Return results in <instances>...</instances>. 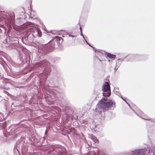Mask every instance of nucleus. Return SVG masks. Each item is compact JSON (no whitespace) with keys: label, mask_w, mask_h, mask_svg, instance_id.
Returning <instances> with one entry per match:
<instances>
[{"label":"nucleus","mask_w":155,"mask_h":155,"mask_svg":"<svg viewBox=\"0 0 155 155\" xmlns=\"http://www.w3.org/2000/svg\"><path fill=\"white\" fill-rule=\"evenodd\" d=\"M51 71L50 65L48 61L44 60L39 62L37 66L34 70V71L38 73L37 74L38 76L39 79L38 86L40 89L46 91L49 82L47 81V76L49 74Z\"/></svg>","instance_id":"f257e3e1"},{"label":"nucleus","mask_w":155,"mask_h":155,"mask_svg":"<svg viewBox=\"0 0 155 155\" xmlns=\"http://www.w3.org/2000/svg\"><path fill=\"white\" fill-rule=\"evenodd\" d=\"M63 41V39L62 38L57 36L54 39L51 40L46 45L42 44L41 42L37 41V42L38 45H36V47L38 49V51L39 52L41 53V51H42L46 54L53 50L57 44L59 47Z\"/></svg>","instance_id":"f03ea898"},{"label":"nucleus","mask_w":155,"mask_h":155,"mask_svg":"<svg viewBox=\"0 0 155 155\" xmlns=\"http://www.w3.org/2000/svg\"><path fill=\"white\" fill-rule=\"evenodd\" d=\"M3 20L4 21L9 30L13 28L15 30H18V26L15 25V14L13 12H0V22Z\"/></svg>","instance_id":"7ed1b4c3"},{"label":"nucleus","mask_w":155,"mask_h":155,"mask_svg":"<svg viewBox=\"0 0 155 155\" xmlns=\"http://www.w3.org/2000/svg\"><path fill=\"white\" fill-rule=\"evenodd\" d=\"M19 59L18 62H16L13 61H10L11 65L16 68H19L22 67L28 61H30V53L28 52H26L23 51L19 52Z\"/></svg>","instance_id":"20e7f679"},{"label":"nucleus","mask_w":155,"mask_h":155,"mask_svg":"<svg viewBox=\"0 0 155 155\" xmlns=\"http://www.w3.org/2000/svg\"><path fill=\"white\" fill-rule=\"evenodd\" d=\"M48 92L46 93L48 95L47 96H49L50 97H48L46 100L48 101V103L49 105L54 103V101L55 99V98L56 97H61V96H62L64 94L63 90L58 87L51 89L48 91Z\"/></svg>","instance_id":"39448f33"},{"label":"nucleus","mask_w":155,"mask_h":155,"mask_svg":"<svg viewBox=\"0 0 155 155\" xmlns=\"http://www.w3.org/2000/svg\"><path fill=\"white\" fill-rule=\"evenodd\" d=\"M97 107L100 110L105 112L109 109L111 110L113 107L115 108L116 105L115 102L112 100L103 97L99 101L97 104Z\"/></svg>","instance_id":"423d86ee"},{"label":"nucleus","mask_w":155,"mask_h":155,"mask_svg":"<svg viewBox=\"0 0 155 155\" xmlns=\"http://www.w3.org/2000/svg\"><path fill=\"white\" fill-rule=\"evenodd\" d=\"M9 39L10 47L12 48L16 49L19 52L22 51L25 52H28L25 48L19 44V39L18 38L15 37H10Z\"/></svg>","instance_id":"0eeeda50"},{"label":"nucleus","mask_w":155,"mask_h":155,"mask_svg":"<svg viewBox=\"0 0 155 155\" xmlns=\"http://www.w3.org/2000/svg\"><path fill=\"white\" fill-rule=\"evenodd\" d=\"M24 35L21 38V41L23 43L27 44L29 42L32 43L34 41L35 38L31 34V31H29L28 29L25 30Z\"/></svg>","instance_id":"6e6552de"},{"label":"nucleus","mask_w":155,"mask_h":155,"mask_svg":"<svg viewBox=\"0 0 155 155\" xmlns=\"http://www.w3.org/2000/svg\"><path fill=\"white\" fill-rule=\"evenodd\" d=\"M149 148L147 147L130 151L128 152L126 155H145L146 153H149Z\"/></svg>","instance_id":"1a4fd4ad"},{"label":"nucleus","mask_w":155,"mask_h":155,"mask_svg":"<svg viewBox=\"0 0 155 155\" xmlns=\"http://www.w3.org/2000/svg\"><path fill=\"white\" fill-rule=\"evenodd\" d=\"M54 149L53 153L57 155H65L67 152V150L65 147L58 144H53L52 145Z\"/></svg>","instance_id":"9d476101"},{"label":"nucleus","mask_w":155,"mask_h":155,"mask_svg":"<svg viewBox=\"0 0 155 155\" xmlns=\"http://www.w3.org/2000/svg\"><path fill=\"white\" fill-rule=\"evenodd\" d=\"M110 82L104 81L102 87L103 91V95L104 96L109 97L111 94V91Z\"/></svg>","instance_id":"9b49d317"},{"label":"nucleus","mask_w":155,"mask_h":155,"mask_svg":"<svg viewBox=\"0 0 155 155\" xmlns=\"http://www.w3.org/2000/svg\"><path fill=\"white\" fill-rule=\"evenodd\" d=\"M28 29L29 31H31V34L33 35V36L35 38H37V37H40L42 35L41 32L36 29H34L28 28Z\"/></svg>","instance_id":"f8f14e48"},{"label":"nucleus","mask_w":155,"mask_h":155,"mask_svg":"<svg viewBox=\"0 0 155 155\" xmlns=\"http://www.w3.org/2000/svg\"><path fill=\"white\" fill-rule=\"evenodd\" d=\"M145 56L144 55L137 54L132 55L130 56V59L129 60V61H133L134 60H133L132 59H134V60H136L137 61L144 60L143 59ZM126 61H128V60H127Z\"/></svg>","instance_id":"ddd939ff"},{"label":"nucleus","mask_w":155,"mask_h":155,"mask_svg":"<svg viewBox=\"0 0 155 155\" xmlns=\"http://www.w3.org/2000/svg\"><path fill=\"white\" fill-rule=\"evenodd\" d=\"M137 115L142 119L148 120L151 122V119L152 118H150L147 115L145 114L143 112L140 110H139V114H137Z\"/></svg>","instance_id":"4468645a"},{"label":"nucleus","mask_w":155,"mask_h":155,"mask_svg":"<svg viewBox=\"0 0 155 155\" xmlns=\"http://www.w3.org/2000/svg\"><path fill=\"white\" fill-rule=\"evenodd\" d=\"M15 144L17 146L18 149L21 148V150H22V146H23L24 143L20 140H18L16 141Z\"/></svg>","instance_id":"2eb2a0df"},{"label":"nucleus","mask_w":155,"mask_h":155,"mask_svg":"<svg viewBox=\"0 0 155 155\" xmlns=\"http://www.w3.org/2000/svg\"><path fill=\"white\" fill-rule=\"evenodd\" d=\"M106 56L112 60H114L116 57V55L115 54H111V53L109 52H106L105 54Z\"/></svg>","instance_id":"dca6fc26"},{"label":"nucleus","mask_w":155,"mask_h":155,"mask_svg":"<svg viewBox=\"0 0 155 155\" xmlns=\"http://www.w3.org/2000/svg\"><path fill=\"white\" fill-rule=\"evenodd\" d=\"M128 56V55L126 56L123 59V58H118V59L117 60L116 63V66H118V67H119L120 66V65L122 62L124 61V59Z\"/></svg>","instance_id":"f3484780"},{"label":"nucleus","mask_w":155,"mask_h":155,"mask_svg":"<svg viewBox=\"0 0 155 155\" xmlns=\"http://www.w3.org/2000/svg\"><path fill=\"white\" fill-rule=\"evenodd\" d=\"M128 56V55L126 56L123 59V58H118V59L117 60L116 63V66H118V67H119L120 66V65L122 62L124 61V59Z\"/></svg>","instance_id":"a211bd4d"},{"label":"nucleus","mask_w":155,"mask_h":155,"mask_svg":"<svg viewBox=\"0 0 155 155\" xmlns=\"http://www.w3.org/2000/svg\"><path fill=\"white\" fill-rule=\"evenodd\" d=\"M91 139L95 143H99V140L95 136L93 135L91 136Z\"/></svg>","instance_id":"6ab92c4d"},{"label":"nucleus","mask_w":155,"mask_h":155,"mask_svg":"<svg viewBox=\"0 0 155 155\" xmlns=\"http://www.w3.org/2000/svg\"><path fill=\"white\" fill-rule=\"evenodd\" d=\"M119 88L117 87H116L114 88V93L117 95L119 97H120V93L118 91Z\"/></svg>","instance_id":"aec40b11"},{"label":"nucleus","mask_w":155,"mask_h":155,"mask_svg":"<svg viewBox=\"0 0 155 155\" xmlns=\"http://www.w3.org/2000/svg\"><path fill=\"white\" fill-rule=\"evenodd\" d=\"M92 48H93L94 51L97 54H98V52L100 53H101L102 52V51L101 50L97 49L93 47Z\"/></svg>","instance_id":"412c9836"},{"label":"nucleus","mask_w":155,"mask_h":155,"mask_svg":"<svg viewBox=\"0 0 155 155\" xmlns=\"http://www.w3.org/2000/svg\"><path fill=\"white\" fill-rule=\"evenodd\" d=\"M70 131L74 134H76L77 130L74 127H71L69 129Z\"/></svg>","instance_id":"4be33fe9"},{"label":"nucleus","mask_w":155,"mask_h":155,"mask_svg":"<svg viewBox=\"0 0 155 155\" xmlns=\"http://www.w3.org/2000/svg\"><path fill=\"white\" fill-rule=\"evenodd\" d=\"M3 80L7 83H10L12 81L11 79L6 78H4Z\"/></svg>","instance_id":"5701e85b"},{"label":"nucleus","mask_w":155,"mask_h":155,"mask_svg":"<svg viewBox=\"0 0 155 155\" xmlns=\"http://www.w3.org/2000/svg\"><path fill=\"white\" fill-rule=\"evenodd\" d=\"M66 116L67 117V119H69L70 118H71V119H72V115L71 114L68 115V114H66Z\"/></svg>","instance_id":"b1692460"},{"label":"nucleus","mask_w":155,"mask_h":155,"mask_svg":"<svg viewBox=\"0 0 155 155\" xmlns=\"http://www.w3.org/2000/svg\"><path fill=\"white\" fill-rule=\"evenodd\" d=\"M55 109L56 110L57 109H58V112H61V110L60 109H58V107H52V109Z\"/></svg>","instance_id":"393cba45"},{"label":"nucleus","mask_w":155,"mask_h":155,"mask_svg":"<svg viewBox=\"0 0 155 155\" xmlns=\"http://www.w3.org/2000/svg\"><path fill=\"white\" fill-rule=\"evenodd\" d=\"M120 97V98L124 101H126V97H125V98H124L122 96V95H121V94H120V97Z\"/></svg>","instance_id":"a878e982"},{"label":"nucleus","mask_w":155,"mask_h":155,"mask_svg":"<svg viewBox=\"0 0 155 155\" xmlns=\"http://www.w3.org/2000/svg\"><path fill=\"white\" fill-rule=\"evenodd\" d=\"M84 41H85L86 43H87V45H89L91 47H93V46H92L91 44H90L88 42L87 40H86V39L85 38H84Z\"/></svg>","instance_id":"bb28decb"},{"label":"nucleus","mask_w":155,"mask_h":155,"mask_svg":"<svg viewBox=\"0 0 155 155\" xmlns=\"http://www.w3.org/2000/svg\"><path fill=\"white\" fill-rule=\"evenodd\" d=\"M18 147L17 146L16 144H15L14 145V150H15V149H16L18 151Z\"/></svg>","instance_id":"cd10ccee"},{"label":"nucleus","mask_w":155,"mask_h":155,"mask_svg":"<svg viewBox=\"0 0 155 155\" xmlns=\"http://www.w3.org/2000/svg\"><path fill=\"white\" fill-rule=\"evenodd\" d=\"M3 119L2 114V113H0V121L2 120Z\"/></svg>","instance_id":"c85d7f7f"},{"label":"nucleus","mask_w":155,"mask_h":155,"mask_svg":"<svg viewBox=\"0 0 155 155\" xmlns=\"http://www.w3.org/2000/svg\"><path fill=\"white\" fill-rule=\"evenodd\" d=\"M84 141V142L86 143H87V146L86 147H87V148H89L90 147V145L88 144V143H87V141L85 139Z\"/></svg>","instance_id":"c756f323"},{"label":"nucleus","mask_w":155,"mask_h":155,"mask_svg":"<svg viewBox=\"0 0 155 155\" xmlns=\"http://www.w3.org/2000/svg\"><path fill=\"white\" fill-rule=\"evenodd\" d=\"M81 33L80 34V35L82 36L83 37V39H84V38H84V35H83V34H82V30H81Z\"/></svg>","instance_id":"7c9ffc66"},{"label":"nucleus","mask_w":155,"mask_h":155,"mask_svg":"<svg viewBox=\"0 0 155 155\" xmlns=\"http://www.w3.org/2000/svg\"><path fill=\"white\" fill-rule=\"evenodd\" d=\"M2 88L3 89L6 90H8L9 89V88L8 87L6 88L5 87H3Z\"/></svg>","instance_id":"2f4dec72"},{"label":"nucleus","mask_w":155,"mask_h":155,"mask_svg":"<svg viewBox=\"0 0 155 155\" xmlns=\"http://www.w3.org/2000/svg\"><path fill=\"white\" fill-rule=\"evenodd\" d=\"M151 122L155 123V118H152L151 119Z\"/></svg>","instance_id":"473e14b6"},{"label":"nucleus","mask_w":155,"mask_h":155,"mask_svg":"<svg viewBox=\"0 0 155 155\" xmlns=\"http://www.w3.org/2000/svg\"><path fill=\"white\" fill-rule=\"evenodd\" d=\"M68 36H69V37H72L73 38H74V37H75V36H74V35H70V34L69 35H68Z\"/></svg>","instance_id":"72a5a7b5"},{"label":"nucleus","mask_w":155,"mask_h":155,"mask_svg":"<svg viewBox=\"0 0 155 155\" xmlns=\"http://www.w3.org/2000/svg\"><path fill=\"white\" fill-rule=\"evenodd\" d=\"M5 93L8 96L10 95V94L7 91H5Z\"/></svg>","instance_id":"f704fd0d"},{"label":"nucleus","mask_w":155,"mask_h":155,"mask_svg":"<svg viewBox=\"0 0 155 155\" xmlns=\"http://www.w3.org/2000/svg\"><path fill=\"white\" fill-rule=\"evenodd\" d=\"M119 67H118V66H116H116L114 68V69L115 71H116L117 69Z\"/></svg>","instance_id":"c9c22d12"},{"label":"nucleus","mask_w":155,"mask_h":155,"mask_svg":"<svg viewBox=\"0 0 155 155\" xmlns=\"http://www.w3.org/2000/svg\"><path fill=\"white\" fill-rule=\"evenodd\" d=\"M47 134H48V131L46 130H45V136H47Z\"/></svg>","instance_id":"e433bc0d"},{"label":"nucleus","mask_w":155,"mask_h":155,"mask_svg":"<svg viewBox=\"0 0 155 155\" xmlns=\"http://www.w3.org/2000/svg\"><path fill=\"white\" fill-rule=\"evenodd\" d=\"M44 27H45V28H44V30L46 32H48V31H47V30L46 29L45 27V25H44Z\"/></svg>","instance_id":"4c0bfd02"},{"label":"nucleus","mask_w":155,"mask_h":155,"mask_svg":"<svg viewBox=\"0 0 155 155\" xmlns=\"http://www.w3.org/2000/svg\"><path fill=\"white\" fill-rule=\"evenodd\" d=\"M0 63L3 66H4L5 65V64L4 63H2V62H1L0 61Z\"/></svg>","instance_id":"58836bf2"},{"label":"nucleus","mask_w":155,"mask_h":155,"mask_svg":"<svg viewBox=\"0 0 155 155\" xmlns=\"http://www.w3.org/2000/svg\"><path fill=\"white\" fill-rule=\"evenodd\" d=\"M46 136H45L43 137V140H45V139H46Z\"/></svg>","instance_id":"ea45409f"},{"label":"nucleus","mask_w":155,"mask_h":155,"mask_svg":"<svg viewBox=\"0 0 155 155\" xmlns=\"http://www.w3.org/2000/svg\"><path fill=\"white\" fill-rule=\"evenodd\" d=\"M2 125H3L5 127V124H6V123H5V122H4V123H2Z\"/></svg>","instance_id":"a19ab883"},{"label":"nucleus","mask_w":155,"mask_h":155,"mask_svg":"<svg viewBox=\"0 0 155 155\" xmlns=\"http://www.w3.org/2000/svg\"><path fill=\"white\" fill-rule=\"evenodd\" d=\"M33 73H34V72H33L32 73V74H30V77H31V78H32V77H33Z\"/></svg>","instance_id":"79ce46f5"},{"label":"nucleus","mask_w":155,"mask_h":155,"mask_svg":"<svg viewBox=\"0 0 155 155\" xmlns=\"http://www.w3.org/2000/svg\"><path fill=\"white\" fill-rule=\"evenodd\" d=\"M128 105L129 106V107H130V105H129V104L127 102L126 100V101H125Z\"/></svg>","instance_id":"37998d69"},{"label":"nucleus","mask_w":155,"mask_h":155,"mask_svg":"<svg viewBox=\"0 0 155 155\" xmlns=\"http://www.w3.org/2000/svg\"><path fill=\"white\" fill-rule=\"evenodd\" d=\"M75 118V119H77L78 118V116H76V117H74Z\"/></svg>","instance_id":"c03bdc74"},{"label":"nucleus","mask_w":155,"mask_h":155,"mask_svg":"<svg viewBox=\"0 0 155 155\" xmlns=\"http://www.w3.org/2000/svg\"><path fill=\"white\" fill-rule=\"evenodd\" d=\"M97 108L96 107V109H95V112H97Z\"/></svg>","instance_id":"a18cd8bd"},{"label":"nucleus","mask_w":155,"mask_h":155,"mask_svg":"<svg viewBox=\"0 0 155 155\" xmlns=\"http://www.w3.org/2000/svg\"><path fill=\"white\" fill-rule=\"evenodd\" d=\"M80 31H81V30H82V29H81V25H80Z\"/></svg>","instance_id":"49530a36"},{"label":"nucleus","mask_w":155,"mask_h":155,"mask_svg":"<svg viewBox=\"0 0 155 155\" xmlns=\"http://www.w3.org/2000/svg\"><path fill=\"white\" fill-rule=\"evenodd\" d=\"M108 61L109 62H110V60L109 59V60H108Z\"/></svg>","instance_id":"de8ad7c7"},{"label":"nucleus","mask_w":155,"mask_h":155,"mask_svg":"<svg viewBox=\"0 0 155 155\" xmlns=\"http://www.w3.org/2000/svg\"><path fill=\"white\" fill-rule=\"evenodd\" d=\"M98 60H99V61H101V60L100 59H99L98 58Z\"/></svg>","instance_id":"09e8293b"},{"label":"nucleus","mask_w":155,"mask_h":155,"mask_svg":"<svg viewBox=\"0 0 155 155\" xmlns=\"http://www.w3.org/2000/svg\"><path fill=\"white\" fill-rule=\"evenodd\" d=\"M120 62H121V61H119V63H120Z\"/></svg>","instance_id":"8fccbe9b"},{"label":"nucleus","mask_w":155,"mask_h":155,"mask_svg":"<svg viewBox=\"0 0 155 155\" xmlns=\"http://www.w3.org/2000/svg\"><path fill=\"white\" fill-rule=\"evenodd\" d=\"M0 97H1V96H0Z\"/></svg>","instance_id":"3c124183"}]
</instances>
